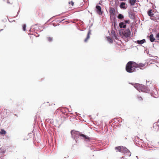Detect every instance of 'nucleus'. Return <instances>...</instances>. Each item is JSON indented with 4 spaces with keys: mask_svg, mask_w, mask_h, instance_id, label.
Instances as JSON below:
<instances>
[{
    "mask_svg": "<svg viewBox=\"0 0 159 159\" xmlns=\"http://www.w3.org/2000/svg\"><path fill=\"white\" fill-rule=\"evenodd\" d=\"M136 0H129V3L132 6L134 5L135 4Z\"/></svg>",
    "mask_w": 159,
    "mask_h": 159,
    "instance_id": "19",
    "label": "nucleus"
},
{
    "mask_svg": "<svg viewBox=\"0 0 159 159\" xmlns=\"http://www.w3.org/2000/svg\"><path fill=\"white\" fill-rule=\"evenodd\" d=\"M132 84L136 89L139 91L149 93L155 98H157L159 97V94L157 90L155 87L152 85L151 89L148 88L145 86L136 83H129Z\"/></svg>",
    "mask_w": 159,
    "mask_h": 159,
    "instance_id": "1",
    "label": "nucleus"
},
{
    "mask_svg": "<svg viewBox=\"0 0 159 159\" xmlns=\"http://www.w3.org/2000/svg\"><path fill=\"white\" fill-rule=\"evenodd\" d=\"M90 149L93 151H95L96 149L94 148V147L91 146L90 148Z\"/></svg>",
    "mask_w": 159,
    "mask_h": 159,
    "instance_id": "30",
    "label": "nucleus"
},
{
    "mask_svg": "<svg viewBox=\"0 0 159 159\" xmlns=\"http://www.w3.org/2000/svg\"><path fill=\"white\" fill-rule=\"evenodd\" d=\"M69 4H70V2H69Z\"/></svg>",
    "mask_w": 159,
    "mask_h": 159,
    "instance_id": "47",
    "label": "nucleus"
},
{
    "mask_svg": "<svg viewBox=\"0 0 159 159\" xmlns=\"http://www.w3.org/2000/svg\"><path fill=\"white\" fill-rule=\"evenodd\" d=\"M93 25V23H92L91 25H90L89 26V30L88 31V32L87 34V36L86 38L84 39V41L85 42H86L88 39L90 38V35L91 34V30L90 29L91 27Z\"/></svg>",
    "mask_w": 159,
    "mask_h": 159,
    "instance_id": "7",
    "label": "nucleus"
},
{
    "mask_svg": "<svg viewBox=\"0 0 159 159\" xmlns=\"http://www.w3.org/2000/svg\"><path fill=\"white\" fill-rule=\"evenodd\" d=\"M109 11L111 18V17L115 16L116 12L114 8L112 7H110Z\"/></svg>",
    "mask_w": 159,
    "mask_h": 159,
    "instance_id": "6",
    "label": "nucleus"
},
{
    "mask_svg": "<svg viewBox=\"0 0 159 159\" xmlns=\"http://www.w3.org/2000/svg\"><path fill=\"white\" fill-rule=\"evenodd\" d=\"M146 85L147 86H145L146 87H148V89L149 88V89H151V87H152V84H151V82L149 81H148L147 80L146 81Z\"/></svg>",
    "mask_w": 159,
    "mask_h": 159,
    "instance_id": "14",
    "label": "nucleus"
},
{
    "mask_svg": "<svg viewBox=\"0 0 159 159\" xmlns=\"http://www.w3.org/2000/svg\"><path fill=\"white\" fill-rule=\"evenodd\" d=\"M7 3H9V2H8V1L7 2Z\"/></svg>",
    "mask_w": 159,
    "mask_h": 159,
    "instance_id": "46",
    "label": "nucleus"
},
{
    "mask_svg": "<svg viewBox=\"0 0 159 159\" xmlns=\"http://www.w3.org/2000/svg\"><path fill=\"white\" fill-rule=\"evenodd\" d=\"M148 14L150 17H153L154 13L152 12V10L151 9H149L148 11Z\"/></svg>",
    "mask_w": 159,
    "mask_h": 159,
    "instance_id": "17",
    "label": "nucleus"
},
{
    "mask_svg": "<svg viewBox=\"0 0 159 159\" xmlns=\"http://www.w3.org/2000/svg\"><path fill=\"white\" fill-rule=\"evenodd\" d=\"M107 41L110 43H112L113 42V40L112 39L110 36H108L107 37Z\"/></svg>",
    "mask_w": 159,
    "mask_h": 159,
    "instance_id": "23",
    "label": "nucleus"
},
{
    "mask_svg": "<svg viewBox=\"0 0 159 159\" xmlns=\"http://www.w3.org/2000/svg\"><path fill=\"white\" fill-rule=\"evenodd\" d=\"M129 21V20H124V22L125 23V25H126V24H129L130 23Z\"/></svg>",
    "mask_w": 159,
    "mask_h": 159,
    "instance_id": "27",
    "label": "nucleus"
},
{
    "mask_svg": "<svg viewBox=\"0 0 159 159\" xmlns=\"http://www.w3.org/2000/svg\"><path fill=\"white\" fill-rule=\"evenodd\" d=\"M136 158H138V157L137 156H136Z\"/></svg>",
    "mask_w": 159,
    "mask_h": 159,
    "instance_id": "43",
    "label": "nucleus"
},
{
    "mask_svg": "<svg viewBox=\"0 0 159 159\" xmlns=\"http://www.w3.org/2000/svg\"><path fill=\"white\" fill-rule=\"evenodd\" d=\"M39 36V35H38V36ZM36 37H38V36H36Z\"/></svg>",
    "mask_w": 159,
    "mask_h": 159,
    "instance_id": "42",
    "label": "nucleus"
},
{
    "mask_svg": "<svg viewBox=\"0 0 159 159\" xmlns=\"http://www.w3.org/2000/svg\"><path fill=\"white\" fill-rule=\"evenodd\" d=\"M96 12L99 15H101L102 14V12L101 10V8L100 6L97 5L96 7Z\"/></svg>",
    "mask_w": 159,
    "mask_h": 159,
    "instance_id": "10",
    "label": "nucleus"
},
{
    "mask_svg": "<svg viewBox=\"0 0 159 159\" xmlns=\"http://www.w3.org/2000/svg\"><path fill=\"white\" fill-rule=\"evenodd\" d=\"M71 4L72 6H73V4H74V2H72V1H71Z\"/></svg>",
    "mask_w": 159,
    "mask_h": 159,
    "instance_id": "34",
    "label": "nucleus"
},
{
    "mask_svg": "<svg viewBox=\"0 0 159 159\" xmlns=\"http://www.w3.org/2000/svg\"><path fill=\"white\" fill-rule=\"evenodd\" d=\"M146 40L143 39L141 40H138L135 42L138 44H142L145 42Z\"/></svg>",
    "mask_w": 159,
    "mask_h": 159,
    "instance_id": "16",
    "label": "nucleus"
},
{
    "mask_svg": "<svg viewBox=\"0 0 159 159\" xmlns=\"http://www.w3.org/2000/svg\"><path fill=\"white\" fill-rule=\"evenodd\" d=\"M121 149L120 150L121 152L126 153L128 156L129 157L130 156L131 153L128 149H127L125 147L123 146H121Z\"/></svg>",
    "mask_w": 159,
    "mask_h": 159,
    "instance_id": "5",
    "label": "nucleus"
},
{
    "mask_svg": "<svg viewBox=\"0 0 159 159\" xmlns=\"http://www.w3.org/2000/svg\"><path fill=\"white\" fill-rule=\"evenodd\" d=\"M61 112L63 113H64V112L63 111V110L62 109H61Z\"/></svg>",
    "mask_w": 159,
    "mask_h": 159,
    "instance_id": "37",
    "label": "nucleus"
},
{
    "mask_svg": "<svg viewBox=\"0 0 159 159\" xmlns=\"http://www.w3.org/2000/svg\"><path fill=\"white\" fill-rule=\"evenodd\" d=\"M137 66H138L136 68L139 67L140 69H142V68L144 66V65L142 63H139L138 64H137Z\"/></svg>",
    "mask_w": 159,
    "mask_h": 159,
    "instance_id": "21",
    "label": "nucleus"
},
{
    "mask_svg": "<svg viewBox=\"0 0 159 159\" xmlns=\"http://www.w3.org/2000/svg\"><path fill=\"white\" fill-rule=\"evenodd\" d=\"M135 13L132 11H130L128 12L129 16L132 19H134L135 16Z\"/></svg>",
    "mask_w": 159,
    "mask_h": 159,
    "instance_id": "11",
    "label": "nucleus"
},
{
    "mask_svg": "<svg viewBox=\"0 0 159 159\" xmlns=\"http://www.w3.org/2000/svg\"><path fill=\"white\" fill-rule=\"evenodd\" d=\"M112 21V25H113L114 29L115 30H116V26L117 25V20L116 17L114 16L113 19L111 20Z\"/></svg>",
    "mask_w": 159,
    "mask_h": 159,
    "instance_id": "8",
    "label": "nucleus"
},
{
    "mask_svg": "<svg viewBox=\"0 0 159 159\" xmlns=\"http://www.w3.org/2000/svg\"><path fill=\"white\" fill-rule=\"evenodd\" d=\"M117 18L120 20H122L124 18V16L121 14H119L118 15Z\"/></svg>",
    "mask_w": 159,
    "mask_h": 159,
    "instance_id": "20",
    "label": "nucleus"
},
{
    "mask_svg": "<svg viewBox=\"0 0 159 159\" xmlns=\"http://www.w3.org/2000/svg\"><path fill=\"white\" fill-rule=\"evenodd\" d=\"M0 152L2 154H4L5 153V150L2 149V148H0Z\"/></svg>",
    "mask_w": 159,
    "mask_h": 159,
    "instance_id": "26",
    "label": "nucleus"
},
{
    "mask_svg": "<svg viewBox=\"0 0 159 159\" xmlns=\"http://www.w3.org/2000/svg\"><path fill=\"white\" fill-rule=\"evenodd\" d=\"M149 56H150V57L151 56V55L150 54H149Z\"/></svg>",
    "mask_w": 159,
    "mask_h": 159,
    "instance_id": "39",
    "label": "nucleus"
},
{
    "mask_svg": "<svg viewBox=\"0 0 159 159\" xmlns=\"http://www.w3.org/2000/svg\"><path fill=\"white\" fill-rule=\"evenodd\" d=\"M119 33L120 35L121 34L125 37L127 38L129 37L130 31L129 28L126 29L125 30L121 29L119 31Z\"/></svg>",
    "mask_w": 159,
    "mask_h": 159,
    "instance_id": "4",
    "label": "nucleus"
},
{
    "mask_svg": "<svg viewBox=\"0 0 159 159\" xmlns=\"http://www.w3.org/2000/svg\"><path fill=\"white\" fill-rule=\"evenodd\" d=\"M19 11H20V10H19L17 12V15L15 16H17L18 15L19 13Z\"/></svg>",
    "mask_w": 159,
    "mask_h": 159,
    "instance_id": "35",
    "label": "nucleus"
},
{
    "mask_svg": "<svg viewBox=\"0 0 159 159\" xmlns=\"http://www.w3.org/2000/svg\"><path fill=\"white\" fill-rule=\"evenodd\" d=\"M68 111V109L67 108H66L65 111Z\"/></svg>",
    "mask_w": 159,
    "mask_h": 159,
    "instance_id": "36",
    "label": "nucleus"
},
{
    "mask_svg": "<svg viewBox=\"0 0 159 159\" xmlns=\"http://www.w3.org/2000/svg\"><path fill=\"white\" fill-rule=\"evenodd\" d=\"M47 39L48 41L49 42H51L52 41V38L50 37H47Z\"/></svg>",
    "mask_w": 159,
    "mask_h": 159,
    "instance_id": "28",
    "label": "nucleus"
},
{
    "mask_svg": "<svg viewBox=\"0 0 159 159\" xmlns=\"http://www.w3.org/2000/svg\"><path fill=\"white\" fill-rule=\"evenodd\" d=\"M120 1H125V0H120Z\"/></svg>",
    "mask_w": 159,
    "mask_h": 159,
    "instance_id": "38",
    "label": "nucleus"
},
{
    "mask_svg": "<svg viewBox=\"0 0 159 159\" xmlns=\"http://www.w3.org/2000/svg\"><path fill=\"white\" fill-rule=\"evenodd\" d=\"M120 7L121 9H125L127 7V5H126V3L125 2H122L120 3Z\"/></svg>",
    "mask_w": 159,
    "mask_h": 159,
    "instance_id": "12",
    "label": "nucleus"
},
{
    "mask_svg": "<svg viewBox=\"0 0 159 159\" xmlns=\"http://www.w3.org/2000/svg\"><path fill=\"white\" fill-rule=\"evenodd\" d=\"M121 146H118L115 148V149L117 152H120V150L121 149Z\"/></svg>",
    "mask_w": 159,
    "mask_h": 159,
    "instance_id": "22",
    "label": "nucleus"
},
{
    "mask_svg": "<svg viewBox=\"0 0 159 159\" xmlns=\"http://www.w3.org/2000/svg\"><path fill=\"white\" fill-rule=\"evenodd\" d=\"M3 30V29H2V30H1V31L2 30Z\"/></svg>",
    "mask_w": 159,
    "mask_h": 159,
    "instance_id": "45",
    "label": "nucleus"
},
{
    "mask_svg": "<svg viewBox=\"0 0 159 159\" xmlns=\"http://www.w3.org/2000/svg\"><path fill=\"white\" fill-rule=\"evenodd\" d=\"M65 20V19H63V20H59L58 21H59V22H61L62 21L64 20Z\"/></svg>",
    "mask_w": 159,
    "mask_h": 159,
    "instance_id": "33",
    "label": "nucleus"
},
{
    "mask_svg": "<svg viewBox=\"0 0 159 159\" xmlns=\"http://www.w3.org/2000/svg\"><path fill=\"white\" fill-rule=\"evenodd\" d=\"M26 25L25 24H24L23 25V31H25L26 30Z\"/></svg>",
    "mask_w": 159,
    "mask_h": 159,
    "instance_id": "29",
    "label": "nucleus"
},
{
    "mask_svg": "<svg viewBox=\"0 0 159 159\" xmlns=\"http://www.w3.org/2000/svg\"><path fill=\"white\" fill-rule=\"evenodd\" d=\"M38 25V24H35L33 25H32L31 27V29L30 30V31L31 30H33L34 31H37L39 29V28L38 26H37V25Z\"/></svg>",
    "mask_w": 159,
    "mask_h": 159,
    "instance_id": "9",
    "label": "nucleus"
},
{
    "mask_svg": "<svg viewBox=\"0 0 159 159\" xmlns=\"http://www.w3.org/2000/svg\"><path fill=\"white\" fill-rule=\"evenodd\" d=\"M136 137L137 138V139H134V143L135 142L136 143H137L136 141H137V139H139V138L137 137V136H136ZM138 140H139V139H138Z\"/></svg>",
    "mask_w": 159,
    "mask_h": 159,
    "instance_id": "32",
    "label": "nucleus"
},
{
    "mask_svg": "<svg viewBox=\"0 0 159 159\" xmlns=\"http://www.w3.org/2000/svg\"><path fill=\"white\" fill-rule=\"evenodd\" d=\"M43 31V30H41L40 31V32H41V31Z\"/></svg>",
    "mask_w": 159,
    "mask_h": 159,
    "instance_id": "48",
    "label": "nucleus"
},
{
    "mask_svg": "<svg viewBox=\"0 0 159 159\" xmlns=\"http://www.w3.org/2000/svg\"><path fill=\"white\" fill-rule=\"evenodd\" d=\"M111 33L112 35V37H114L115 39L117 40L118 39V38L117 36H116V34L115 33V31L113 30H112L111 31Z\"/></svg>",
    "mask_w": 159,
    "mask_h": 159,
    "instance_id": "15",
    "label": "nucleus"
},
{
    "mask_svg": "<svg viewBox=\"0 0 159 159\" xmlns=\"http://www.w3.org/2000/svg\"><path fill=\"white\" fill-rule=\"evenodd\" d=\"M70 133L72 138L75 140L76 143H78L80 139H84L87 142H88L90 141V138L89 137L78 131L72 130H71Z\"/></svg>",
    "mask_w": 159,
    "mask_h": 159,
    "instance_id": "2",
    "label": "nucleus"
},
{
    "mask_svg": "<svg viewBox=\"0 0 159 159\" xmlns=\"http://www.w3.org/2000/svg\"><path fill=\"white\" fill-rule=\"evenodd\" d=\"M149 39L151 42H152L154 41L155 39L153 37V35L152 34H150L149 36Z\"/></svg>",
    "mask_w": 159,
    "mask_h": 159,
    "instance_id": "18",
    "label": "nucleus"
},
{
    "mask_svg": "<svg viewBox=\"0 0 159 159\" xmlns=\"http://www.w3.org/2000/svg\"><path fill=\"white\" fill-rule=\"evenodd\" d=\"M15 21V20H13L12 21Z\"/></svg>",
    "mask_w": 159,
    "mask_h": 159,
    "instance_id": "44",
    "label": "nucleus"
},
{
    "mask_svg": "<svg viewBox=\"0 0 159 159\" xmlns=\"http://www.w3.org/2000/svg\"><path fill=\"white\" fill-rule=\"evenodd\" d=\"M9 21L10 22H11V21H10L9 20Z\"/></svg>",
    "mask_w": 159,
    "mask_h": 159,
    "instance_id": "41",
    "label": "nucleus"
},
{
    "mask_svg": "<svg viewBox=\"0 0 159 159\" xmlns=\"http://www.w3.org/2000/svg\"><path fill=\"white\" fill-rule=\"evenodd\" d=\"M156 37L158 39V40H159V32L157 34Z\"/></svg>",
    "mask_w": 159,
    "mask_h": 159,
    "instance_id": "31",
    "label": "nucleus"
},
{
    "mask_svg": "<svg viewBox=\"0 0 159 159\" xmlns=\"http://www.w3.org/2000/svg\"><path fill=\"white\" fill-rule=\"evenodd\" d=\"M53 26H56V25H53Z\"/></svg>",
    "mask_w": 159,
    "mask_h": 159,
    "instance_id": "40",
    "label": "nucleus"
},
{
    "mask_svg": "<svg viewBox=\"0 0 159 159\" xmlns=\"http://www.w3.org/2000/svg\"><path fill=\"white\" fill-rule=\"evenodd\" d=\"M119 25L120 28H125L126 27V25L124 22H120L119 24Z\"/></svg>",
    "mask_w": 159,
    "mask_h": 159,
    "instance_id": "13",
    "label": "nucleus"
},
{
    "mask_svg": "<svg viewBox=\"0 0 159 159\" xmlns=\"http://www.w3.org/2000/svg\"><path fill=\"white\" fill-rule=\"evenodd\" d=\"M137 99L139 101H141L143 100V98L141 96H139V95L137 96Z\"/></svg>",
    "mask_w": 159,
    "mask_h": 159,
    "instance_id": "25",
    "label": "nucleus"
},
{
    "mask_svg": "<svg viewBox=\"0 0 159 159\" xmlns=\"http://www.w3.org/2000/svg\"><path fill=\"white\" fill-rule=\"evenodd\" d=\"M138 66L137 64L133 61H129L126 65L125 69L128 73H132L135 71L136 69Z\"/></svg>",
    "mask_w": 159,
    "mask_h": 159,
    "instance_id": "3",
    "label": "nucleus"
},
{
    "mask_svg": "<svg viewBox=\"0 0 159 159\" xmlns=\"http://www.w3.org/2000/svg\"><path fill=\"white\" fill-rule=\"evenodd\" d=\"M6 133V132L3 129H2L0 131V134L1 135H4Z\"/></svg>",
    "mask_w": 159,
    "mask_h": 159,
    "instance_id": "24",
    "label": "nucleus"
}]
</instances>
